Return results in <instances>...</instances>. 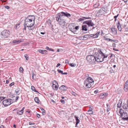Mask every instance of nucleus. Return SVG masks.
Instances as JSON below:
<instances>
[{
	"instance_id": "nucleus-7",
	"label": "nucleus",
	"mask_w": 128,
	"mask_h": 128,
	"mask_svg": "<svg viewBox=\"0 0 128 128\" xmlns=\"http://www.w3.org/2000/svg\"><path fill=\"white\" fill-rule=\"evenodd\" d=\"M58 85L57 82L55 80H54L52 83V88L54 90H57L58 88Z\"/></svg>"
},
{
	"instance_id": "nucleus-54",
	"label": "nucleus",
	"mask_w": 128,
	"mask_h": 128,
	"mask_svg": "<svg viewBox=\"0 0 128 128\" xmlns=\"http://www.w3.org/2000/svg\"><path fill=\"white\" fill-rule=\"evenodd\" d=\"M0 128H5L4 126L2 125L0 126Z\"/></svg>"
},
{
	"instance_id": "nucleus-16",
	"label": "nucleus",
	"mask_w": 128,
	"mask_h": 128,
	"mask_svg": "<svg viewBox=\"0 0 128 128\" xmlns=\"http://www.w3.org/2000/svg\"><path fill=\"white\" fill-rule=\"evenodd\" d=\"M86 80H88V83H89L90 84H92L93 82H94V81L93 79L91 77H88V78H87Z\"/></svg>"
},
{
	"instance_id": "nucleus-22",
	"label": "nucleus",
	"mask_w": 128,
	"mask_h": 128,
	"mask_svg": "<svg viewBox=\"0 0 128 128\" xmlns=\"http://www.w3.org/2000/svg\"><path fill=\"white\" fill-rule=\"evenodd\" d=\"M112 32L114 34H116L117 33L116 29L115 28H111Z\"/></svg>"
},
{
	"instance_id": "nucleus-43",
	"label": "nucleus",
	"mask_w": 128,
	"mask_h": 128,
	"mask_svg": "<svg viewBox=\"0 0 128 128\" xmlns=\"http://www.w3.org/2000/svg\"><path fill=\"white\" fill-rule=\"evenodd\" d=\"M28 27V29L29 30H32V26H27Z\"/></svg>"
},
{
	"instance_id": "nucleus-50",
	"label": "nucleus",
	"mask_w": 128,
	"mask_h": 128,
	"mask_svg": "<svg viewBox=\"0 0 128 128\" xmlns=\"http://www.w3.org/2000/svg\"><path fill=\"white\" fill-rule=\"evenodd\" d=\"M60 102H61L63 103V104H64V100H60Z\"/></svg>"
},
{
	"instance_id": "nucleus-62",
	"label": "nucleus",
	"mask_w": 128,
	"mask_h": 128,
	"mask_svg": "<svg viewBox=\"0 0 128 128\" xmlns=\"http://www.w3.org/2000/svg\"><path fill=\"white\" fill-rule=\"evenodd\" d=\"M24 107H23L22 108V110H22V112H24Z\"/></svg>"
},
{
	"instance_id": "nucleus-4",
	"label": "nucleus",
	"mask_w": 128,
	"mask_h": 128,
	"mask_svg": "<svg viewBox=\"0 0 128 128\" xmlns=\"http://www.w3.org/2000/svg\"><path fill=\"white\" fill-rule=\"evenodd\" d=\"M34 21L30 20L28 18H26L25 20L24 24L26 26H32L34 24Z\"/></svg>"
},
{
	"instance_id": "nucleus-63",
	"label": "nucleus",
	"mask_w": 128,
	"mask_h": 128,
	"mask_svg": "<svg viewBox=\"0 0 128 128\" xmlns=\"http://www.w3.org/2000/svg\"><path fill=\"white\" fill-rule=\"evenodd\" d=\"M110 110V109L109 108H108L107 109V112H109Z\"/></svg>"
},
{
	"instance_id": "nucleus-12",
	"label": "nucleus",
	"mask_w": 128,
	"mask_h": 128,
	"mask_svg": "<svg viewBox=\"0 0 128 128\" xmlns=\"http://www.w3.org/2000/svg\"><path fill=\"white\" fill-rule=\"evenodd\" d=\"M60 13H61V17L62 16H66L68 17L71 16L70 14L67 12H62Z\"/></svg>"
},
{
	"instance_id": "nucleus-27",
	"label": "nucleus",
	"mask_w": 128,
	"mask_h": 128,
	"mask_svg": "<svg viewBox=\"0 0 128 128\" xmlns=\"http://www.w3.org/2000/svg\"><path fill=\"white\" fill-rule=\"evenodd\" d=\"M15 92L17 95H19V94L20 92L19 89V88H17L15 90Z\"/></svg>"
},
{
	"instance_id": "nucleus-31",
	"label": "nucleus",
	"mask_w": 128,
	"mask_h": 128,
	"mask_svg": "<svg viewBox=\"0 0 128 128\" xmlns=\"http://www.w3.org/2000/svg\"><path fill=\"white\" fill-rule=\"evenodd\" d=\"M122 108L124 109H127L128 108V104L127 105L126 104H123L122 105Z\"/></svg>"
},
{
	"instance_id": "nucleus-10",
	"label": "nucleus",
	"mask_w": 128,
	"mask_h": 128,
	"mask_svg": "<svg viewBox=\"0 0 128 128\" xmlns=\"http://www.w3.org/2000/svg\"><path fill=\"white\" fill-rule=\"evenodd\" d=\"M127 113L126 112L123 114L122 117V119L124 120H126L128 122V117H127Z\"/></svg>"
},
{
	"instance_id": "nucleus-53",
	"label": "nucleus",
	"mask_w": 128,
	"mask_h": 128,
	"mask_svg": "<svg viewBox=\"0 0 128 128\" xmlns=\"http://www.w3.org/2000/svg\"><path fill=\"white\" fill-rule=\"evenodd\" d=\"M37 117L39 118L40 117V114H37Z\"/></svg>"
},
{
	"instance_id": "nucleus-35",
	"label": "nucleus",
	"mask_w": 128,
	"mask_h": 128,
	"mask_svg": "<svg viewBox=\"0 0 128 128\" xmlns=\"http://www.w3.org/2000/svg\"><path fill=\"white\" fill-rule=\"evenodd\" d=\"M98 1L96 2V5H97V7L99 6L100 5V2H101V0H98Z\"/></svg>"
},
{
	"instance_id": "nucleus-21",
	"label": "nucleus",
	"mask_w": 128,
	"mask_h": 128,
	"mask_svg": "<svg viewBox=\"0 0 128 128\" xmlns=\"http://www.w3.org/2000/svg\"><path fill=\"white\" fill-rule=\"evenodd\" d=\"M89 18H86L84 17H82L78 19V22L82 21L86 19H88Z\"/></svg>"
},
{
	"instance_id": "nucleus-38",
	"label": "nucleus",
	"mask_w": 128,
	"mask_h": 128,
	"mask_svg": "<svg viewBox=\"0 0 128 128\" xmlns=\"http://www.w3.org/2000/svg\"><path fill=\"white\" fill-rule=\"evenodd\" d=\"M71 93L72 95L74 96H76L77 95V94L76 92L72 91Z\"/></svg>"
},
{
	"instance_id": "nucleus-6",
	"label": "nucleus",
	"mask_w": 128,
	"mask_h": 128,
	"mask_svg": "<svg viewBox=\"0 0 128 128\" xmlns=\"http://www.w3.org/2000/svg\"><path fill=\"white\" fill-rule=\"evenodd\" d=\"M9 31L7 30L2 31L1 32L2 38H6L9 35Z\"/></svg>"
},
{
	"instance_id": "nucleus-49",
	"label": "nucleus",
	"mask_w": 128,
	"mask_h": 128,
	"mask_svg": "<svg viewBox=\"0 0 128 128\" xmlns=\"http://www.w3.org/2000/svg\"><path fill=\"white\" fill-rule=\"evenodd\" d=\"M80 28L79 26H76L75 27V29L77 30H78V29L79 28Z\"/></svg>"
},
{
	"instance_id": "nucleus-32",
	"label": "nucleus",
	"mask_w": 128,
	"mask_h": 128,
	"mask_svg": "<svg viewBox=\"0 0 128 128\" xmlns=\"http://www.w3.org/2000/svg\"><path fill=\"white\" fill-rule=\"evenodd\" d=\"M34 100L35 102L37 103H39V102H40L38 98L37 97H36L35 98Z\"/></svg>"
},
{
	"instance_id": "nucleus-55",
	"label": "nucleus",
	"mask_w": 128,
	"mask_h": 128,
	"mask_svg": "<svg viewBox=\"0 0 128 128\" xmlns=\"http://www.w3.org/2000/svg\"><path fill=\"white\" fill-rule=\"evenodd\" d=\"M60 65V63H58L56 66V67H58Z\"/></svg>"
},
{
	"instance_id": "nucleus-45",
	"label": "nucleus",
	"mask_w": 128,
	"mask_h": 128,
	"mask_svg": "<svg viewBox=\"0 0 128 128\" xmlns=\"http://www.w3.org/2000/svg\"><path fill=\"white\" fill-rule=\"evenodd\" d=\"M108 55H104H104H103V59L104 58H107L108 57Z\"/></svg>"
},
{
	"instance_id": "nucleus-17",
	"label": "nucleus",
	"mask_w": 128,
	"mask_h": 128,
	"mask_svg": "<svg viewBox=\"0 0 128 128\" xmlns=\"http://www.w3.org/2000/svg\"><path fill=\"white\" fill-rule=\"evenodd\" d=\"M92 107H90V110H88L87 113V114H93V112L92 110Z\"/></svg>"
},
{
	"instance_id": "nucleus-3",
	"label": "nucleus",
	"mask_w": 128,
	"mask_h": 128,
	"mask_svg": "<svg viewBox=\"0 0 128 128\" xmlns=\"http://www.w3.org/2000/svg\"><path fill=\"white\" fill-rule=\"evenodd\" d=\"M87 60L90 63L94 64H95V62L96 61V58L92 55H89L86 58Z\"/></svg>"
},
{
	"instance_id": "nucleus-64",
	"label": "nucleus",
	"mask_w": 128,
	"mask_h": 128,
	"mask_svg": "<svg viewBox=\"0 0 128 128\" xmlns=\"http://www.w3.org/2000/svg\"><path fill=\"white\" fill-rule=\"evenodd\" d=\"M24 28L23 29L26 30V26L25 24L24 25Z\"/></svg>"
},
{
	"instance_id": "nucleus-8",
	"label": "nucleus",
	"mask_w": 128,
	"mask_h": 128,
	"mask_svg": "<svg viewBox=\"0 0 128 128\" xmlns=\"http://www.w3.org/2000/svg\"><path fill=\"white\" fill-rule=\"evenodd\" d=\"M104 8H101L100 10H98V12L96 13V16H100L103 14L104 12Z\"/></svg>"
},
{
	"instance_id": "nucleus-30",
	"label": "nucleus",
	"mask_w": 128,
	"mask_h": 128,
	"mask_svg": "<svg viewBox=\"0 0 128 128\" xmlns=\"http://www.w3.org/2000/svg\"><path fill=\"white\" fill-rule=\"evenodd\" d=\"M40 109L42 111V114L43 115H44L46 113L45 112V111L42 108H40Z\"/></svg>"
},
{
	"instance_id": "nucleus-57",
	"label": "nucleus",
	"mask_w": 128,
	"mask_h": 128,
	"mask_svg": "<svg viewBox=\"0 0 128 128\" xmlns=\"http://www.w3.org/2000/svg\"><path fill=\"white\" fill-rule=\"evenodd\" d=\"M19 96H18L16 98V100H18V99L19 98Z\"/></svg>"
},
{
	"instance_id": "nucleus-34",
	"label": "nucleus",
	"mask_w": 128,
	"mask_h": 128,
	"mask_svg": "<svg viewBox=\"0 0 128 128\" xmlns=\"http://www.w3.org/2000/svg\"><path fill=\"white\" fill-rule=\"evenodd\" d=\"M104 38H105L104 40H107V41H111V42H112L113 41H114V40H112L110 39V38H106L105 36H104Z\"/></svg>"
},
{
	"instance_id": "nucleus-44",
	"label": "nucleus",
	"mask_w": 128,
	"mask_h": 128,
	"mask_svg": "<svg viewBox=\"0 0 128 128\" xmlns=\"http://www.w3.org/2000/svg\"><path fill=\"white\" fill-rule=\"evenodd\" d=\"M119 14H118L117 16H114V18H115V21H116V18L118 17V16Z\"/></svg>"
},
{
	"instance_id": "nucleus-14",
	"label": "nucleus",
	"mask_w": 128,
	"mask_h": 128,
	"mask_svg": "<svg viewBox=\"0 0 128 128\" xmlns=\"http://www.w3.org/2000/svg\"><path fill=\"white\" fill-rule=\"evenodd\" d=\"M59 89L62 91H65L66 90L67 87L64 85H62L60 88Z\"/></svg>"
},
{
	"instance_id": "nucleus-20",
	"label": "nucleus",
	"mask_w": 128,
	"mask_h": 128,
	"mask_svg": "<svg viewBox=\"0 0 128 128\" xmlns=\"http://www.w3.org/2000/svg\"><path fill=\"white\" fill-rule=\"evenodd\" d=\"M117 26L118 30L120 31H121L122 30L121 27L120 22H119L117 24Z\"/></svg>"
},
{
	"instance_id": "nucleus-61",
	"label": "nucleus",
	"mask_w": 128,
	"mask_h": 128,
	"mask_svg": "<svg viewBox=\"0 0 128 128\" xmlns=\"http://www.w3.org/2000/svg\"><path fill=\"white\" fill-rule=\"evenodd\" d=\"M9 81L8 80H7L6 81V82L7 84H8L9 83Z\"/></svg>"
},
{
	"instance_id": "nucleus-52",
	"label": "nucleus",
	"mask_w": 128,
	"mask_h": 128,
	"mask_svg": "<svg viewBox=\"0 0 128 128\" xmlns=\"http://www.w3.org/2000/svg\"><path fill=\"white\" fill-rule=\"evenodd\" d=\"M29 128H37L36 127H35L33 126H31Z\"/></svg>"
},
{
	"instance_id": "nucleus-5",
	"label": "nucleus",
	"mask_w": 128,
	"mask_h": 128,
	"mask_svg": "<svg viewBox=\"0 0 128 128\" xmlns=\"http://www.w3.org/2000/svg\"><path fill=\"white\" fill-rule=\"evenodd\" d=\"M12 100L10 98L4 100L3 101L2 104L5 106H7L12 103Z\"/></svg>"
},
{
	"instance_id": "nucleus-41",
	"label": "nucleus",
	"mask_w": 128,
	"mask_h": 128,
	"mask_svg": "<svg viewBox=\"0 0 128 128\" xmlns=\"http://www.w3.org/2000/svg\"><path fill=\"white\" fill-rule=\"evenodd\" d=\"M23 69L22 67H20L19 68V71L21 72H23Z\"/></svg>"
},
{
	"instance_id": "nucleus-9",
	"label": "nucleus",
	"mask_w": 128,
	"mask_h": 128,
	"mask_svg": "<svg viewBox=\"0 0 128 128\" xmlns=\"http://www.w3.org/2000/svg\"><path fill=\"white\" fill-rule=\"evenodd\" d=\"M87 24L88 26H92L94 25L93 23L92 22L91 20H87L84 21L83 22V24Z\"/></svg>"
},
{
	"instance_id": "nucleus-2",
	"label": "nucleus",
	"mask_w": 128,
	"mask_h": 128,
	"mask_svg": "<svg viewBox=\"0 0 128 128\" xmlns=\"http://www.w3.org/2000/svg\"><path fill=\"white\" fill-rule=\"evenodd\" d=\"M97 53L96 56H96V58H97V60H96V61L98 62H102L103 60L104 53L100 49L97 50Z\"/></svg>"
},
{
	"instance_id": "nucleus-13",
	"label": "nucleus",
	"mask_w": 128,
	"mask_h": 128,
	"mask_svg": "<svg viewBox=\"0 0 128 128\" xmlns=\"http://www.w3.org/2000/svg\"><path fill=\"white\" fill-rule=\"evenodd\" d=\"M124 90L126 92L128 91V80H127L125 83Z\"/></svg>"
},
{
	"instance_id": "nucleus-24",
	"label": "nucleus",
	"mask_w": 128,
	"mask_h": 128,
	"mask_svg": "<svg viewBox=\"0 0 128 128\" xmlns=\"http://www.w3.org/2000/svg\"><path fill=\"white\" fill-rule=\"evenodd\" d=\"M88 36L87 35H85L84 36H82L80 37V39H82V40H86L88 38Z\"/></svg>"
},
{
	"instance_id": "nucleus-37",
	"label": "nucleus",
	"mask_w": 128,
	"mask_h": 128,
	"mask_svg": "<svg viewBox=\"0 0 128 128\" xmlns=\"http://www.w3.org/2000/svg\"><path fill=\"white\" fill-rule=\"evenodd\" d=\"M23 112H22V110H20L19 112H17V114H18L21 115L22 114Z\"/></svg>"
},
{
	"instance_id": "nucleus-60",
	"label": "nucleus",
	"mask_w": 128,
	"mask_h": 128,
	"mask_svg": "<svg viewBox=\"0 0 128 128\" xmlns=\"http://www.w3.org/2000/svg\"><path fill=\"white\" fill-rule=\"evenodd\" d=\"M100 90H98V89L96 90V94L98 92H100Z\"/></svg>"
},
{
	"instance_id": "nucleus-19",
	"label": "nucleus",
	"mask_w": 128,
	"mask_h": 128,
	"mask_svg": "<svg viewBox=\"0 0 128 128\" xmlns=\"http://www.w3.org/2000/svg\"><path fill=\"white\" fill-rule=\"evenodd\" d=\"M38 52L42 54H46L47 51L45 50H38Z\"/></svg>"
},
{
	"instance_id": "nucleus-42",
	"label": "nucleus",
	"mask_w": 128,
	"mask_h": 128,
	"mask_svg": "<svg viewBox=\"0 0 128 128\" xmlns=\"http://www.w3.org/2000/svg\"><path fill=\"white\" fill-rule=\"evenodd\" d=\"M121 106V104L119 103L117 105V107L118 108H120Z\"/></svg>"
},
{
	"instance_id": "nucleus-36",
	"label": "nucleus",
	"mask_w": 128,
	"mask_h": 128,
	"mask_svg": "<svg viewBox=\"0 0 128 128\" xmlns=\"http://www.w3.org/2000/svg\"><path fill=\"white\" fill-rule=\"evenodd\" d=\"M69 65L72 67H74L76 66V64L74 63H70L69 64Z\"/></svg>"
},
{
	"instance_id": "nucleus-33",
	"label": "nucleus",
	"mask_w": 128,
	"mask_h": 128,
	"mask_svg": "<svg viewBox=\"0 0 128 128\" xmlns=\"http://www.w3.org/2000/svg\"><path fill=\"white\" fill-rule=\"evenodd\" d=\"M30 18H28L29 20H32V21H34V20L35 19V17L34 16H30Z\"/></svg>"
},
{
	"instance_id": "nucleus-58",
	"label": "nucleus",
	"mask_w": 128,
	"mask_h": 128,
	"mask_svg": "<svg viewBox=\"0 0 128 128\" xmlns=\"http://www.w3.org/2000/svg\"><path fill=\"white\" fill-rule=\"evenodd\" d=\"M49 48L48 46H46V47L45 49L47 50H48Z\"/></svg>"
},
{
	"instance_id": "nucleus-11",
	"label": "nucleus",
	"mask_w": 128,
	"mask_h": 128,
	"mask_svg": "<svg viewBox=\"0 0 128 128\" xmlns=\"http://www.w3.org/2000/svg\"><path fill=\"white\" fill-rule=\"evenodd\" d=\"M88 80H85L84 82V84L86 88H89L92 86L91 84L88 83Z\"/></svg>"
},
{
	"instance_id": "nucleus-23",
	"label": "nucleus",
	"mask_w": 128,
	"mask_h": 128,
	"mask_svg": "<svg viewBox=\"0 0 128 128\" xmlns=\"http://www.w3.org/2000/svg\"><path fill=\"white\" fill-rule=\"evenodd\" d=\"M82 30L87 31V26L86 25H82Z\"/></svg>"
},
{
	"instance_id": "nucleus-28",
	"label": "nucleus",
	"mask_w": 128,
	"mask_h": 128,
	"mask_svg": "<svg viewBox=\"0 0 128 128\" xmlns=\"http://www.w3.org/2000/svg\"><path fill=\"white\" fill-rule=\"evenodd\" d=\"M31 88L32 90H33L35 92H37L38 93V92L36 90V88L34 87V86H32L31 87ZM38 93H39L38 92Z\"/></svg>"
},
{
	"instance_id": "nucleus-1",
	"label": "nucleus",
	"mask_w": 128,
	"mask_h": 128,
	"mask_svg": "<svg viewBox=\"0 0 128 128\" xmlns=\"http://www.w3.org/2000/svg\"><path fill=\"white\" fill-rule=\"evenodd\" d=\"M56 20L58 22L59 25L62 28H64L66 26V22L65 20L61 17V13L58 14L56 17Z\"/></svg>"
},
{
	"instance_id": "nucleus-15",
	"label": "nucleus",
	"mask_w": 128,
	"mask_h": 128,
	"mask_svg": "<svg viewBox=\"0 0 128 128\" xmlns=\"http://www.w3.org/2000/svg\"><path fill=\"white\" fill-rule=\"evenodd\" d=\"M108 95V94L107 93H104L102 94L100 96V98H104L106 97Z\"/></svg>"
},
{
	"instance_id": "nucleus-26",
	"label": "nucleus",
	"mask_w": 128,
	"mask_h": 128,
	"mask_svg": "<svg viewBox=\"0 0 128 128\" xmlns=\"http://www.w3.org/2000/svg\"><path fill=\"white\" fill-rule=\"evenodd\" d=\"M119 112L121 116H123V114H124L125 112L124 110L122 109H120Z\"/></svg>"
},
{
	"instance_id": "nucleus-40",
	"label": "nucleus",
	"mask_w": 128,
	"mask_h": 128,
	"mask_svg": "<svg viewBox=\"0 0 128 128\" xmlns=\"http://www.w3.org/2000/svg\"><path fill=\"white\" fill-rule=\"evenodd\" d=\"M58 72L59 73H61L62 74H63V72L61 70H57Z\"/></svg>"
},
{
	"instance_id": "nucleus-59",
	"label": "nucleus",
	"mask_w": 128,
	"mask_h": 128,
	"mask_svg": "<svg viewBox=\"0 0 128 128\" xmlns=\"http://www.w3.org/2000/svg\"><path fill=\"white\" fill-rule=\"evenodd\" d=\"M68 74V73L66 72H64V73L63 72V74H64L66 75V74Z\"/></svg>"
},
{
	"instance_id": "nucleus-48",
	"label": "nucleus",
	"mask_w": 128,
	"mask_h": 128,
	"mask_svg": "<svg viewBox=\"0 0 128 128\" xmlns=\"http://www.w3.org/2000/svg\"><path fill=\"white\" fill-rule=\"evenodd\" d=\"M20 24H16V26H15V28L16 29L17 28V26H19L20 25Z\"/></svg>"
},
{
	"instance_id": "nucleus-56",
	"label": "nucleus",
	"mask_w": 128,
	"mask_h": 128,
	"mask_svg": "<svg viewBox=\"0 0 128 128\" xmlns=\"http://www.w3.org/2000/svg\"><path fill=\"white\" fill-rule=\"evenodd\" d=\"M5 8H6L7 9H8L10 7L8 6H5Z\"/></svg>"
},
{
	"instance_id": "nucleus-29",
	"label": "nucleus",
	"mask_w": 128,
	"mask_h": 128,
	"mask_svg": "<svg viewBox=\"0 0 128 128\" xmlns=\"http://www.w3.org/2000/svg\"><path fill=\"white\" fill-rule=\"evenodd\" d=\"M21 41L20 40H14L13 41V42L14 43H15L16 44H18Z\"/></svg>"
},
{
	"instance_id": "nucleus-25",
	"label": "nucleus",
	"mask_w": 128,
	"mask_h": 128,
	"mask_svg": "<svg viewBox=\"0 0 128 128\" xmlns=\"http://www.w3.org/2000/svg\"><path fill=\"white\" fill-rule=\"evenodd\" d=\"M74 117L75 118V119L76 120V125L78 124L80 122V120L78 119V117L76 116H75Z\"/></svg>"
},
{
	"instance_id": "nucleus-46",
	"label": "nucleus",
	"mask_w": 128,
	"mask_h": 128,
	"mask_svg": "<svg viewBox=\"0 0 128 128\" xmlns=\"http://www.w3.org/2000/svg\"><path fill=\"white\" fill-rule=\"evenodd\" d=\"M65 63L66 64H69V62L68 60H65Z\"/></svg>"
},
{
	"instance_id": "nucleus-39",
	"label": "nucleus",
	"mask_w": 128,
	"mask_h": 128,
	"mask_svg": "<svg viewBox=\"0 0 128 128\" xmlns=\"http://www.w3.org/2000/svg\"><path fill=\"white\" fill-rule=\"evenodd\" d=\"M24 56L26 58V60H28V56L27 54H25L24 55Z\"/></svg>"
},
{
	"instance_id": "nucleus-47",
	"label": "nucleus",
	"mask_w": 128,
	"mask_h": 128,
	"mask_svg": "<svg viewBox=\"0 0 128 128\" xmlns=\"http://www.w3.org/2000/svg\"><path fill=\"white\" fill-rule=\"evenodd\" d=\"M14 82H12L10 84L9 86H13V85H14Z\"/></svg>"
},
{
	"instance_id": "nucleus-18",
	"label": "nucleus",
	"mask_w": 128,
	"mask_h": 128,
	"mask_svg": "<svg viewBox=\"0 0 128 128\" xmlns=\"http://www.w3.org/2000/svg\"><path fill=\"white\" fill-rule=\"evenodd\" d=\"M102 30H100L98 32L96 33V38H97L98 36L101 35H102Z\"/></svg>"
},
{
	"instance_id": "nucleus-51",
	"label": "nucleus",
	"mask_w": 128,
	"mask_h": 128,
	"mask_svg": "<svg viewBox=\"0 0 128 128\" xmlns=\"http://www.w3.org/2000/svg\"><path fill=\"white\" fill-rule=\"evenodd\" d=\"M48 50H49L50 51H52V52L54 51V50L53 49L51 48H49Z\"/></svg>"
}]
</instances>
